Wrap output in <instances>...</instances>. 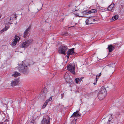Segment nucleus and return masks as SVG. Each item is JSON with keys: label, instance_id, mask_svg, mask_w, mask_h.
<instances>
[{"label": "nucleus", "instance_id": "nucleus-1", "mask_svg": "<svg viewBox=\"0 0 124 124\" xmlns=\"http://www.w3.org/2000/svg\"><path fill=\"white\" fill-rule=\"evenodd\" d=\"M100 94H99V99L100 100L103 99L106 95V89L104 87L101 88L100 92Z\"/></svg>", "mask_w": 124, "mask_h": 124}, {"label": "nucleus", "instance_id": "nucleus-2", "mask_svg": "<svg viewBox=\"0 0 124 124\" xmlns=\"http://www.w3.org/2000/svg\"><path fill=\"white\" fill-rule=\"evenodd\" d=\"M67 69L71 73L73 74H74L75 73V65L73 63L70 64L69 65L67 66Z\"/></svg>", "mask_w": 124, "mask_h": 124}, {"label": "nucleus", "instance_id": "nucleus-3", "mask_svg": "<svg viewBox=\"0 0 124 124\" xmlns=\"http://www.w3.org/2000/svg\"><path fill=\"white\" fill-rule=\"evenodd\" d=\"M68 49V47L66 46H61L59 48L58 52L60 54H62L65 55L66 54V51Z\"/></svg>", "mask_w": 124, "mask_h": 124}, {"label": "nucleus", "instance_id": "nucleus-4", "mask_svg": "<svg viewBox=\"0 0 124 124\" xmlns=\"http://www.w3.org/2000/svg\"><path fill=\"white\" fill-rule=\"evenodd\" d=\"M33 41L32 40H28L23 42L21 45V47L24 48H27L32 43Z\"/></svg>", "mask_w": 124, "mask_h": 124}, {"label": "nucleus", "instance_id": "nucleus-5", "mask_svg": "<svg viewBox=\"0 0 124 124\" xmlns=\"http://www.w3.org/2000/svg\"><path fill=\"white\" fill-rule=\"evenodd\" d=\"M96 21V20H95L93 17H91L86 20L85 23L86 24H93L95 23V21Z\"/></svg>", "mask_w": 124, "mask_h": 124}, {"label": "nucleus", "instance_id": "nucleus-6", "mask_svg": "<svg viewBox=\"0 0 124 124\" xmlns=\"http://www.w3.org/2000/svg\"><path fill=\"white\" fill-rule=\"evenodd\" d=\"M18 70L20 72L25 73L27 70V66H24L23 65H19Z\"/></svg>", "mask_w": 124, "mask_h": 124}, {"label": "nucleus", "instance_id": "nucleus-7", "mask_svg": "<svg viewBox=\"0 0 124 124\" xmlns=\"http://www.w3.org/2000/svg\"><path fill=\"white\" fill-rule=\"evenodd\" d=\"M74 48H72L71 49H69L68 50L67 52V55H66V57L68 58H69L70 55L73 54L74 53Z\"/></svg>", "mask_w": 124, "mask_h": 124}, {"label": "nucleus", "instance_id": "nucleus-8", "mask_svg": "<svg viewBox=\"0 0 124 124\" xmlns=\"http://www.w3.org/2000/svg\"><path fill=\"white\" fill-rule=\"evenodd\" d=\"M73 11L74 12V14L76 16H79V17H82L83 16V15H82L81 13L80 12H82L78 10H77L76 9L75 10H73Z\"/></svg>", "mask_w": 124, "mask_h": 124}, {"label": "nucleus", "instance_id": "nucleus-9", "mask_svg": "<svg viewBox=\"0 0 124 124\" xmlns=\"http://www.w3.org/2000/svg\"><path fill=\"white\" fill-rule=\"evenodd\" d=\"M15 38L14 40L12 43V45L13 46L16 45L17 43L19 42L20 39L19 37L18 36H15Z\"/></svg>", "mask_w": 124, "mask_h": 124}, {"label": "nucleus", "instance_id": "nucleus-10", "mask_svg": "<svg viewBox=\"0 0 124 124\" xmlns=\"http://www.w3.org/2000/svg\"><path fill=\"white\" fill-rule=\"evenodd\" d=\"M41 124H49L50 119L46 118H44L41 122Z\"/></svg>", "mask_w": 124, "mask_h": 124}, {"label": "nucleus", "instance_id": "nucleus-11", "mask_svg": "<svg viewBox=\"0 0 124 124\" xmlns=\"http://www.w3.org/2000/svg\"><path fill=\"white\" fill-rule=\"evenodd\" d=\"M18 82V79H15L11 82V85L12 86H14L17 85Z\"/></svg>", "mask_w": 124, "mask_h": 124}, {"label": "nucleus", "instance_id": "nucleus-12", "mask_svg": "<svg viewBox=\"0 0 124 124\" xmlns=\"http://www.w3.org/2000/svg\"><path fill=\"white\" fill-rule=\"evenodd\" d=\"M30 29V27H29L26 30L24 33L23 37L24 38H25L27 35L28 36V31Z\"/></svg>", "mask_w": 124, "mask_h": 124}, {"label": "nucleus", "instance_id": "nucleus-13", "mask_svg": "<svg viewBox=\"0 0 124 124\" xmlns=\"http://www.w3.org/2000/svg\"><path fill=\"white\" fill-rule=\"evenodd\" d=\"M115 47V46H114L112 45H110L108 46L107 48L109 50V52H111L114 49Z\"/></svg>", "mask_w": 124, "mask_h": 124}, {"label": "nucleus", "instance_id": "nucleus-14", "mask_svg": "<svg viewBox=\"0 0 124 124\" xmlns=\"http://www.w3.org/2000/svg\"><path fill=\"white\" fill-rule=\"evenodd\" d=\"M11 20V17H7L5 19L4 22V23L6 24H9L10 23L9 21H10Z\"/></svg>", "mask_w": 124, "mask_h": 124}, {"label": "nucleus", "instance_id": "nucleus-15", "mask_svg": "<svg viewBox=\"0 0 124 124\" xmlns=\"http://www.w3.org/2000/svg\"><path fill=\"white\" fill-rule=\"evenodd\" d=\"M114 4H111L109 5L108 7V9L109 11H112L113 9L114 8Z\"/></svg>", "mask_w": 124, "mask_h": 124}, {"label": "nucleus", "instance_id": "nucleus-16", "mask_svg": "<svg viewBox=\"0 0 124 124\" xmlns=\"http://www.w3.org/2000/svg\"><path fill=\"white\" fill-rule=\"evenodd\" d=\"M81 12H80L82 14V15H88L90 14V11H83Z\"/></svg>", "mask_w": 124, "mask_h": 124}, {"label": "nucleus", "instance_id": "nucleus-17", "mask_svg": "<svg viewBox=\"0 0 124 124\" xmlns=\"http://www.w3.org/2000/svg\"><path fill=\"white\" fill-rule=\"evenodd\" d=\"M21 74L20 73H18L17 71H15L14 72V73L12 74V76L15 77H16L20 75Z\"/></svg>", "mask_w": 124, "mask_h": 124}, {"label": "nucleus", "instance_id": "nucleus-18", "mask_svg": "<svg viewBox=\"0 0 124 124\" xmlns=\"http://www.w3.org/2000/svg\"><path fill=\"white\" fill-rule=\"evenodd\" d=\"M10 27L9 25H8L6 26L5 28L2 29L1 31H0V32L1 33H2L3 32L7 31Z\"/></svg>", "mask_w": 124, "mask_h": 124}, {"label": "nucleus", "instance_id": "nucleus-19", "mask_svg": "<svg viewBox=\"0 0 124 124\" xmlns=\"http://www.w3.org/2000/svg\"><path fill=\"white\" fill-rule=\"evenodd\" d=\"M118 18V16L117 15H116L114 16L111 19V21H114L117 19Z\"/></svg>", "mask_w": 124, "mask_h": 124}, {"label": "nucleus", "instance_id": "nucleus-20", "mask_svg": "<svg viewBox=\"0 0 124 124\" xmlns=\"http://www.w3.org/2000/svg\"><path fill=\"white\" fill-rule=\"evenodd\" d=\"M90 11V13H95L97 12V10L96 9H91Z\"/></svg>", "mask_w": 124, "mask_h": 124}, {"label": "nucleus", "instance_id": "nucleus-21", "mask_svg": "<svg viewBox=\"0 0 124 124\" xmlns=\"http://www.w3.org/2000/svg\"><path fill=\"white\" fill-rule=\"evenodd\" d=\"M79 114L77 113L76 112H74L73 115L71 116V117L77 116H78Z\"/></svg>", "mask_w": 124, "mask_h": 124}, {"label": "nucleus", "instance_id": "nucleus-22", "mask_svg": "<svg viewBox=\"0 0 124 124\" xmlns=\"http://www.w3.org/2000/svg\"><path fill=\"white\" fill-rule=\"evenodd\" d=\"M75 80L76 81V82L77 84H78L79 82V79L78 78H77L75 79Z\"/></svg>", "mask_w": 124, "mask_h": 124}, {"label": "nucleus", "instance_id": "nucleus-23", "mask_svg": "<svg viewBox=\"0 0 124 124\" xmlns=\"http://www.w3.org/2000/svg\"><path fill=\"white\" fill-rule=\"evenodd\" d=\"M76 120H73L71 122V124H76Z\"/></svg>", "mask_w": 124, "mask_h": 124}, {"label": "nucleus", "instance_id": "nucleus-24", "mask_svg": "<svg viewBox=\"0 0 124 124\" xmlns=\"http://www.w3.org/2000/svg\"><path fill=\"white\" fill-rule=\"evenodd\" d=\"M47 105V104H46V103H44L42 107V108H45Z\"/></svg>", "mask_w": 124, "mask_h": 124}, {"label": "nucleus", "instance_id": "nucleus-25", "mask_svg": "<svg viewBox=\"0 0 124 124\" xmlns=\"http://www.w3.org/2000/svg\"><path fill=\"white\" fill-rule=\"evenodd\" d=\"M99 78V77L98 76V75H96V82H97V79H98Z\"/></svg>", "mask_w": 124, "mask_h": 124}, {"label": "nucleus", "instance_id": "nucleus-26", "mask_svg": "<svg viewBox=\"0 0 124 124\" xmlns=\"http://www.w3.org/2000/svg\"><path fill=\"white\" fill-rule=\"evenodd\" d=\"M83 78H78V79H79V81L80 82L82 81V80L83 79Z\"/></svg>", "mask_w": 124, "mask_h": 124}, {"label": "nucleus", "instance_id": "nucleus-27", "mask_svg": "<svg viewBox=\"0 0 124 124\" xmlns=\"http://www.w3.org/2000/svg\"><path fill=\"white\" fill-rule=\"evenodd\" d=\"M67 34H68V33L67 32H66L64 34H62V35L63 36V35H67Z\"/></svg>", "mask_w": 124, "mask_h": 124}, {"label": "nucleus", "instance_id": "nucleus-28", "mask_svg": "<svg viewBox=\"0 0 124 124\" xmlns=\"http://www.w3.org/2000/svg\"><path fill=\"white\" fill-rule=\"evenodd\" d=\"M52 99V97H50L49 98V99L47 100L49 101H50Z\"/></svg>", "mask_w": 124, "mask_h": 124}, {"label": "nucleus", "instance_id": "nucleus-29", "mask_svg": "<svg viewBox=\"0 0 124 124\" xmlns=\"http://www.w3.org/2000/svg\"><path fill=\"white\" fill-rule=\"evenodd\" d=\"M49 101L47 100L46 101L45 103H46V104H47Z\"/></svg>", "mask_w": 124, "mask_h": 124}, {"label": "nucleus", "instance_id": "nucleus-30", "mask_svg": "<svg viewBox=\"0 0 124 124\" xmlns=\"http://www.w3.org/2000/svg\"><path fill=\"white\" fill-rule=\"evenodd\" d=\"M112 119V117H111V118H109V119L108 120V121H109V122H110V121Z\"/></svg>", "mask_w": 124, "mask_h": 124}, {"label": "nucleus", "instance_id": "nucleus-31", "mask_svg": "<svg viewBox=\"0 0 124 124\" xmlns=\"http://www.w3.org/2000/svg\"><path fill=\"white\" fill-rule=\"evenodd\" d=\"M63 94H61V95L62 96V98H63Z\"/></svg>", "mask_w": 124, "mask_h": 124}, {"label": "nucleus", "instance_id": "nucleus-32", "mask_svg": "<svg viewBox=\"0 0 124 124\" xmlns=\"http://www.w3.org/2000/svg\"><path fill=\"white\" fill-rule=\"evenodd\" d=\"M79 111V110H77V111H76L75 112L76 113H77L78 114H78Z\"/></svg>", "mask_w": 124, "mask_h": 124}, {"label": "nucleus", "instance_id": "nucleus-33", "mask_svg": "<svg viewBox=\"0 0 124 124\" xmlns=\"http://www.w3.org/2000/svg\"><path fill=\"white\" fill-rule=\"evenodd\" d=\"M101 72L100 73L99 75H98V77H99L100 76H101Z\"/></svg>", "mask_w": 124, "mask_h": 124}, {"label": "nucleus", "instance_id": "nucleus-34", "mask_svg": "<svg viewBox=\"0 0 124 124\" xmlns=\"http://www.w3.org/2000/svg\"><path fill=\"white\" fill-rule=\"evenodd\" d=\"M110 115L111 116H112V114H110Z\"/></svg>", "mask_w": 124, "mask_h": 124}, {"label": "nucleus", "instance_id": "nucleus-35", "mask_svg": "<svg viewBox=\"0 0 124 124\" xmlns=\"http://www.w3.org/2000/svg\"><path fill=\"white\" fill-rule=\"evenodd\" d=\"M3 123H1L0 122V124H2Z\"/></svg>", "mask_w": 124, "mask_h": 124}, {"label": "nucleus", "instance_id": "nucleus-36", "mask_svg": "<svg viewBox=\"0 0 124 124\" xmlns=\"http://www.w3.org/2000/svg\"><path fill=\"white\" fill-rule=\"evenodd\" d=\"M93 84H95V83H93Z\"/></svg>", "mask_w": 124, "mask_h": 124}]
</instances>
